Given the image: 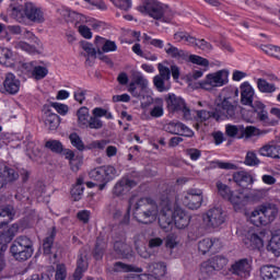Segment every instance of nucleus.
<instances>
[{"instance_id":"nucleus-28","label":"nucleus","mask_w":280,"mask_h":280,"mask_svg":"<svg viewBox=\"0 0 280 280\" xmlns=\"http://www.w3.org/2000/svg\"><path fill=\"white\" fill-rule=\"evenodd\" d=\"M267 250L272 253L276 257L280 256V230L272 233L271 238L267 245Z\"/></svg>"},{"instance_id":"nucleus-18","label":"nucleus","mask_w":280,"mask_h":280,"mask_svg":"<svg viewBox=\"0 0 280 280\" xmlns=\"http://www.w3.org/2000/svg\"><path fill=\"white\" fill-rule=\"evenodd\" d=\"M222 248L220 238H203L198 243V250L201 255L207 253H218Z\"/></svg>"},{"instance_id":"nucleus-23","label":"nucleus","mask_w":280,"mask_h":280,"mask_svg":"<svg viewBox=\"0 0 280 280\" xmlns=\"http://www.w3.org/2000/svg\"><path fill=\"white\" fill-rule=\"evenodd\" d=\"M166 104L168 110L172 113H178L185 108L187 104H185V100L183 97L177 96L176 94H168L166 98Z\"/></svg>"},{"instance_id":"nucleus-27","label":"nucleus","mask_w":280,"mask_h":280,"mask_svg":"<svg viewBox=\"0 0 280 280\" xmlns=\"http://www.w3.org/2000/svg\"><path fill=\"white\" fill-rule=\"evenodd\" d=\"M95 45L97 49H100L101 47L104 54H108L110 51H117V44L115 42L106 39L101 36L95 37Z\"/></svg>"},{"instance_id":"nucleus-38","label":"nucleus","mask_w":280,"mask_h":280,"mask_svg":"<svg viewBox=\"0 0 280 280\" xmlns=\"http://www.w3.org/2000/svg\"><path fill=\"white\" fill-rule=\"evenodd\" d=\"M261 160L257 158V153L255 151H248L245 155L244 165H247V167H257L260 165Z\"/></svg>"},{"instance_id":"nucleus-26","label":"nucleus","mask_w":280,"mask_h":280,"mask_svg":"<svg viewBox=\"0 0 280 280\" xmlns=\"http://www.w3.org/2000/svg\"><path fill=\"white\" fill-rule=\"evenodd\" d=\"M14 180H19V172L8 166L1 167L0 183H3L4 186L7 183H14Z\"/></svg>"},{"instance_id":"nucleus-56","label":"nucleus","mask_w":280,"mask_h":280,"mask_svg":"<svg viewBox=\"0 0 280 280\" xmlns=\"http://www.w3.org/2000/svg\"><path fill=\"white\" fill-rule=\"evenodd\" d=\"M133 82L136 84H138V86H141L142 90L148 89V79H145V77H143V74H141V72H136L133 74Z\"/></svg>"},{"instance_id":"nucleus-3","label":"nucleus","mask_w":280,"mask_h":280,"mask_svg":"<svg viewBox=\"0 0 280 280\" xmlns=\"http://www.w3.org/2000/svg\"><path fill=\"white\" fill-rule=\"evenodd\" d=\"M253 97H255V90L250 86V83L244 82L241 84V102L244 106H252L254 113L257 115V119L262 122L264 126H277L279 120L270 118L266 110L264 103L256 101L253 104Z\"/></svg>"},{"instance_id":"nucleus-62","label":"nucleus","mask_w":280,"mask_h":280,"mask_svg":"<svg viewBox=\"0 0 280 280\" xmlns=\"http://www.w3.org/2000/svg\"><path fill=\"white\" fill-rule=\"evenodd\" d=\"M84 1L90 5H93V8H96V10H101L102 12L108 10V5H106V2H104V0H84Z\"/></svg>"},{"instance_id":"nucleus-19","label":"nucleus","mask_w":280,"mask_h":280,"mask_svg":"<svg viewBox=\"0 0 280 280\" xmlns=\"http://www.w3.org/2000/svg\"><path fill=\"white\" fill-rule=\"evenodd\" d=\"M89 269V252H86V248H82L79 252L78 260H77V269L74 271V279L80 280L82 279V275L86 272Z\"/></svg>"},{"instance_id":"nucleus-14","label":"nucleus","mask_w":280,"mask_h":280,"mask_svg":"<svg viewBox=\"0 0 280 280\" xmlns=\"http://www.w3.org/2000/svg\"><path fill=\"white\" fill-rule=\"evenodd\" d=\"M89 176L96 183H110L117 176V170L113 166H98L90 171Z\"/></svg>"},{"instance_id":"nucleus-12","label":"nucleus","mask_w":280,"mask_h":280,"mask_svg":"<svg viewBox=\"0 0 280 280\" xmlns=\"http://www.w3.org/2000/svg\"><path fill=\"white\" fill-rule=\"evenodd\" d=\"M253 270V260L248 258H241L231 264L229 272L238 277V279H248Z\"/></svg>"},{"instance_id":"nucleus-1","label":"nucleus","mask_w":280,"mask_h":280,"mask_svg":"<svg viewBox=\"0 0 280 280\" xmlns=\"http://www.w3.org/2000/svg\"><path fill=\"white\" fill-rule=\"evenodd\" d=\"M173 222L176 229H187L191 222V215L186 212L185 209L178 206L172 208V203L170 201H163L159 215V224L161 229L167 231V229L172 226Z\"/></svg>"},{"instance_id":"nucleus-25","label":"nucleus","mask_w":280,"mask_h":280,"mask_svg":"<svg viewBox=\"0 0 280 280\" xmlns=\"http://www.w3.org/2000/svg\"><path fill=\"white\" fill-rule=\"evenodd\" d=\"M44 124L48 130H58V126H60V116L51 112V109H46L44 112Z\"/></svg>"},{"instance_id":"nucleus-55","label":"nucleus","mask_w":280,"mask_h":280,"mask_svg":"<svg viewBox=\"0 0 280 280\" xmlns=\"http://www.w3.org/2000/svg\"><path fill=\"white\" fill-rule=\"evenodd\" d=\"M115 8L118 10H122L124 12H128L132 8V0H114L113 1Z\"/></svg>"},{"instance_id":"nucleus-50","label":"nucleus","mask_w":280,"mask_h":280,"mask_svg":"<svg viewBox=\"0 0 280 280\" xmlns=\"http://www.w3.org/2000/svg\"><path fill=\"white\" fill-rule=\"evenodd\" d=\"M110 141L108 140H94L90 142L86 147L88 150H105Z\"/></svg>"},{"instance_id":"nucleus-11","label":"nucleus","mask_w":280,"mask_h":280,"mask_svg":"<svg viewBox=\"0 0 280 280\" xmlns=\"http://www.w3.org/2000/svg\"><path fill=\"white\" fill-rule=\"evenodd\" d=\"M206 229H220L226 222L222 208H210L202 217Z\"/></svg>"},{"instance_id":"nucleus-6","label":"nucleus","mask_w":280,"mask_h":280,"mask_svg":"<svg viewBox=\"0 0 280 280\" xmlns=\"http://www.w3.org/2000/svg\"><path fill=\"white\" fill-rule=\"evenodd\" d=\"M219 97L220 103H217L214 113L205 109L197 112V117L201 121H207L210 117H213L217 121L222 119H235V105L231 103V95H226V92H222Z\"/></svg>"},{"instance_id":"nucleus-5","label":"nucleus","mask_w":280,"mask_h":280,"mask_svg":"<svg viewBox=\"0 0 280 280\" xmlns=\"http://www.w3.org/2000/svg\"><path fill=\"white\" fill-rule=\"evenodd\" d=\"M130 209H133V217L141 224H152L159 218V206L150 198H141L133 206L130 199L128 211Z\"/></svg>"},{"instance_id":"nucleus-29","label":"nucleus","mask_w":280,"mask_h":280,"mask_svg":"<svg viewBox=\"0 0 280 280\" xmlns=\"http://www.w3.org/2000/svg\"><path fill=\"white\" fill-rule=\"evenodd\" d=\"M233 180L240 187L244 186V184L245 185H253V183H255V179L253 178V175H250L246 171L235 172L233 174Z\"/></svg>"},{"instance_id":"nucleus-20","label":"nucleus","mask_w":280,"mask_h":280,"mask_svg":"<svg viewBox=\"0 0 280 280\" xmlns=\"http://www.w3.org/2000/svg\"><path fill=\"white\" fill-rule=\"evenodd\" d=\"M132 187H137V182L124 177L115 184L113 195L117 197L126 196V194H128Z\"/></svg>"},{"instance_id":"nucleus-60","label":"nucleus","mask_w":280,"mask_h":280,"mask_svg":"<svg viewBox=\"0 0 280 280\" xmlns=\"http://www.w3.org/2000/svg\"><path fill=\"white\" fill-rule=\"evenodd\" d=\"M196 44L192 47H198V49H201L202 51H211L213 49V46L209 44V42L205 39H198L196 38Z\"/></svg>"},{"instance_id":"nucleus-32","label":"nucleus","mask_w":280,"mask_h":280,"mask_svg":"<svg viewBox=\"0 0 280 280\" xmlns=\"http://www.w3.org/2000/svg\"><path fill=\"white\" fill-rule=\"evenodd\" d=\"M84 195V179L79 177L77 179L75 185L71 189V196L75 202L78 200H82V196Z\"/></svg>"},{"instance_id":"nucleus-24","label":"nucleus","mask_w":280,"mask_h":280,"mask_svg":"<svg viewBox=\"0 0 280 280\" xmlns=\"http://www.w3.org/2000/svg\"><path fill=\"white\" fill-rule=\"evenodd\" d=\"M262 280H280V268L272 265H265L260 268Z\"/></svg>"},{"instance_id":"nucleus-52","label":"nucleus","mask_w":280,"mask_h":280,"mask_svg":"<svg viewBox=\"0 0 280 280\" xmlns=\"http://www.w3.org/2000/svg\"><path fill=\"white\" fill-rule=\"evenodd\" d=\"M262 51L267 54V56H272L273 58H280V47L279 46H272V45H265L262 46Z\"/></svg>"},{"instance_id":"nucleus-51","label":"nucleus","mask_w":280,"mask_h":280,"mask_svg":"<svg viewBox=\"0 0 280 280\" xmlns=\"http://www.w3.org/2000/svg\"><path fill=\"white\" fill-rule=\"evenodd\" d=\"M226 264H229V260L226 259V257L214 256L212 258V268L214 270H222V268H224V266H226Z\"/></svg>"},{"instance_id":"nucleus-39","label":"nucleus","mask_w":280,"mask_h":280,"mask_svg":"<svg viewBox=\"0 0 280 280\" xmlns=\"http://www.w3.org/2000/svg\"><path fill=\"white\" fill-rule=\"evenodd\" d=\"M257 86L260 93H275L277 91V86L266 81V79H257Z\"/></svg>"},{"instance_id":"nucleus-41","label":"nucleus","mask_w":280,"mask_h":280,"mask_svg":"<svg viewBox=\"0 0 280 280\" xmlns=\"http://www.w3.org/2000/svg\"><path fill=\"white\" fill-rule=\"evenodd\" d=\"M151 117H154L155 119H159V117H163L164 115V108H163V100L158 98L153 103V107L150 110Z\"/></svg>"},{"instance_id":"nucleus-35","label":"nucleus","mask_w":280,"mask_h":280,"mask_svg":"<svg viewBox=\"0 0 280 280\" xmlns=\"http://www.w3.org/2000/svg\"><path fill=\"white\" fill-rule=\"evenodd\" d=\"M164 49H165L167 56H171V58H175L176 60H180V59L185 58V56H186L185 50L175 47L171 43L166 44Z\"/></svg>"},{"instance_id":"nucleus-53","label":"nucleus","mask_w":280,"mask_h":280,"mask_svg":"<svg viewBox=\"0 0 280 280\" xmlns=\"http://www.w3.org/2000/svg\"><path fill=\"white\" fill-rule=\"evenodd\" d=\"M92 118L100 119V117H105L106 119H113V114H110L108 110L102 108V107H96L92 110Z\"/></svg>"},{"instance_id":"nucleus-34","label":"nucleus","mask_w":280,"mask_h":280,"mask_svg":"<svg viewBox=\"0 0 280 280\" xmlns=\"http://www.w3.org/2000/svg\"><path fill=\"white\" fill-rule=\"evenodd\" d=\"M114 272H143V269L118 261L114 264Z\"/></svg>"},{"instance_id":"nucleus-13","label":"nucleus","mask_w":280,"mask_h":280,"mask_svg":"<svg viewBox=\"0 0 280 280\" xmlns=\"http://www.w3.org/2000/svg\"><path fill=\"white\" fill-rule=\"evenodd\" d=\"M202 189L199 188H190L187 190L186 195L183 198V203L187 209L191 211H196L202 207V202L205 197L202 195Z\"/></svg>"},{"instance_id":"nucleus-64","label":"nucleus","mask_w":280,"mask_h":280,"mask_svg":"<svg viewBox=\"0 0 280 280\" xmlns=\"http://www.w3.org/2000/svg\"><path fill=\"white\" fill-rule=\"evenodd\" d=\"M55 278H56V280L67 279V268L65 267V265L57 266V271H56Z\"/></svg>"},{"instance_id":"nucleus-21","label":"nucleus","mask_w":280,"mask_h":280,"mask_svg":"<svg viewBox=\"0 0 280 280\" xmlns=\"http://www.w3.org/2000/svg\"><path fill=\"white\" fill-rule=\"evenodd\" d=\"M4 91L10 95H16L21 89V81L12 72H8L3 81Z\"/></svg>"},{"instance_id":"nucleus-46","label":"nucleus","mask_w":280,"mask_h":280,"mask_svg":"<svg viewBox=\"0 0 280 280\" xmlns=\"http://www.w3.org/2000/svg\"><path fill=\"white\" fill-rule=\"evenodd\" d=\"M58 12L68 23L75 21V18L78 16L75 11H71V9L67 7H61L58 9Z\"/></svg>"},{"instance_id":"nucleus-9","label":"nucleus","mask_w":280,"mask_h":280,"mask_svg":"<svg viewBox=\"0 0 280 280\" xmlns=\"http://www.w3.org/2000/svg\"><path fill=\"white\" fill-rule=\"evenodd\" d=\"M225 84H229V72L226 70L209 73L203 81L199 82V86L203 91H213V89L224 86Z\"/></svg>"},{"instance_id":"nucleus-7","label":"nucleus","mask_w":280,"mask_h":280,"mask_svg":"<svg viewBox=\"0 0 280 280\" xmlns=\"http://www.w3.org/2000/svg\"><path fill=\"white\" fill-rule=\"evenodd\" d=\"M279 209L275 203H266L249 213V222L254 226H268L272 224L273 220H277Z\"/></svg>"},{"instance_id":"nucleus-33","label":"nucleus","mask_w":280,"mask_h":280,"mask_svg":"<svg viewBox=\"0 0 280 280\" xmlns=\"http://www.w3.org/2000/svg\"><path fill=\"white\" fill-rule=\"evenodd\" d=\"M106 241H104L103 238H97L96 240V245L93 252V257L94 259H96V261H101V259H104V253H106Z\"/></svg>"},{"instance_id":"nucleus-4","label":"nucleus","mask_w":280,"mask_h":280,"mask_svg":"<svg viewBox=\"0 0 280 280\" xmlns=\"http://www.w3.org/2000/svg\"><path fill=\"white\" fill-rule=\"evenodd\" d=\"M11 16L18 23L27 25V23H45V12L33 2H26L24 5L19 3L10 4Z\"/></svg>"},{"instance_id":"nucleus-63","label":"nucleus","mask_w":280,"mask_h":280,"mask_svg":"<svg viewBox=\"0 0 280 280\" xmlns=\"http://www.w3.org/2000/svg\"><path fill=\"white\" fill-rule=\"evenodd\" d=\"M51 108H55L59 115H67L69 113V106L60 103H51Z\"/></svg>"},{"instance_id":"nucleus-37","label":"nucleus","mask_w":280,"mask_h":280,"mask_svg":"<svg viewBox=\"0 0 280 280\" xmlns=\"http://www.w3.org/2000/svg\"><path fill=\"white\" fill-rule=\"evenodd\" d=\"M14 58V54L9 48L0 47V65H4V67H10L12 65V60Z\"/></svg>"},{"instance_id":"nucleus-22","label":"nucleus","mask_w":280,"mask_h":280,"mask_svg":"<svg viewBox=\"0 0 280 280\" xmlns=\"http://www.w3.org/2000/svg\"><path fill=\"white\" fill-rule=\"evenodd\" d=\"M229 202L233 206L235 211H240V209H244L250 201V196L244 192H232V196L229 197Z\"/></svg>"},{"instance_id":"nucleus-47","label":"nucleus","mask_w":280,"mask_h":280,"mask_svg":"<svg viewBox=\"0 0 280 280\" xmlns=\"http://www.w3.org/2000/svg\"><path fill=\"white\" fill-rule=\"evenodd\" d=\"M218 194L224 198V200H229L231 198L233 190L226 184L222 182H217Z\"/></svg>"},{"instance_id":"nucleus-48","label":"nucleus","mask_w":280,"mask_h":280,"mask_svg":"<svg viewBox=\"0 0 280 280\" xmlns=\"http://www.w3.org/2000/svg\"><path fill=\"white\" fill-rule=\"evenodd\" d=\"M45 148H48L51 152H55L56 154H60L65 148L62 147V142L59 140H48L45 143Z\"/></svg>"},{"instance_id":"nucleus-2","label":"nucleus","mask_w":280,"mask_h":280,"mask_svg":"<svg viewBox=\"0 0 280 280\" xmlns=\"http://www.w3.org/2000/svg\"><path fill=\"white\" fill-rule=\"evenodd\" d=\"M137 10L141 14H144V16H150L155 21H162V23H174V19L178 14L170 5L158 0H144Z\"/></svg>"},{"instance_id":"nucleus-45","label":"nucleus","mask_w":280,"mask_h":280,"mask_svg":"<svg viewBox=\"0 0 280 280\" xmlns=\"http://www.w3.org/2000/svg\"><path fill=\"white\" fill-rule=\"evenodd\" d=\"M13 214H14V208L10 206L3 209H0V229H3V226L8 224V221L5 220V218H12Z\"/></svg>"},{"instance_id":"nucleus-49","label":"nucleus","mask_w":280,"mask_h":280,"mask_svg":"<svg viewBox=\"0 0 280 280\" xmlns=\"http://www.w3.org/2000/svg\"><path fill=\"white\" fill-rule=\"evenodd\" d=\"M165 82H168L167 79H163L159 75H155L153 78V84L160 93H163L165 91H170V85H165Z\"/></svg>"},{"instance_id":"nucleus-8","label":"nucleus","mask_w":280,"mask_h":280,"mask_svg":"<svg viewBox=\"0 0 280 280\" xmlns=\"http://www.w3.org/2000/svg\"><path fill=\"white\" fill-rule=\"evenodd\" d=\"M10 253L16 261H27L34 255V243L27 236H19L11 245Z\"/></svg>"},{"instance_id":"nucleus-59","label":"nucleus","mask_w":280,"mask_h":280,"mask_svg":"<svg viewBox=\"0 0 280 280\" xmlns=\"http://www.w3.org/2000/svg\"><path fill=\"white\" fill-rule=\"evenodd\" d=\"M15 48L21 49L22 51H27V54H36V46H32L25 42H18Z\"/></svg>"},{"instance_id":"nucleus-44","label":"nucleus","mask_w":280,"mask_h":280,"mask_svg":"<svg viewBox=\"0 0 280 280\" xmlns=\"http://www.w3.org/2000/svg\"><path fill=\"white\" fill-rule=\"evenodd\" d=\"M114 250L117 253V255H120V257H126L130 255L132 249L130 248V245L124 242H116L114 244Z\"/></svg>"},{"instance_id":"nucleus-40","label":"nucleus","mask_w":280,"mask_h":280,"mask_svg":"<svg viewBox=\"0 0 280 280\" xmlns=\"http://www.w3.org/2000/svg\"><path fill=\"white\" fill-rule=\"evenodd\" d=\"M63 154L68 161H70V167L72 172H78L80 170V161L75 159V153L72 150L66 149Z\"/></svg>"},{"instance_id":"nucleus-42","label":"nucleus","mask_w":280,"mask_h":280,"mask_svg":"<svg viewBox=\"0 0 280 280\" xmlns=\"http://www.w3.org/2000/svg\"><path fill=\"white\" fill-rule=\"evenodd\" d=\"M69 140L71 142V145L79 150V152H84L86 150V147L84 145V142L82 141V138L77 132L70 133Z\"/></svg>"},{"instance_id":"nucleus-43","label":"nucleus","mask_w":280,"mask_h":280,"mask_svg":"<svg viewBox=\"0 0 280 280\" xmlns=\"http://www.w3.org/2000/svg\"><path fill=\"white\" fill-rule=\"evenodd\" d=\"M56 237V228H52L50 234L44 240V254L51 255V247L54 246V240Z\"/></svg>"},{"instance_id":"nucleus-36","label":"nucleus","mask_w":280,"mask_h":280,"mask_svg":"<svg viewBox=\"0 0 280 280\" xmlns=\"http://www.w3.org/2000/svg\"><path fill=\"white\" fill-rule=\"evenodd\" d=\"M242 125H226L225 135L231 139H242Z\"/></svg>"},{"instance_id":"nucleus-31","label":"nucleus","mask_w":280,"mask_h":280,"mask_svg":"<svg viewBox=\"0 0 280 280\" xmlns=\"http://www.w3.org/2000/svg\"><path fill=\"white\" fill-rule=\"evenodd\" d=\"M174 40H177V43H185V45H189L190 47H194L196 45V37L189 35V33L185 31H178L174 34Z\"/></svg>"},{"instance_id":"nucleus-15","label":"nucleus","mask_w":280,"mask_h":280,"mask_svg":"<svg viewBox=\"0 0 280 280\" xmlns=\"http://www.w3.org/2000/svg\"><path fill=\"white\" fill-rule=\"evenodd\" d=\"M265 237V231L249 232L244 240V244L245 246H247V248H250L252 250H261V248H264Z\"/></svg>"},{"instance_id":"nucleus-10","label":"nucleus","mask_w":280,"mask_h":280,"mask_svg":"<svg viewBox=\"0 0 280 280\" xmlns=\"http://www.w3.org/2000/svg\"><path fill=\"white\" fill-rule=\"evenodd\" d=\"M78 117V126L83 130L86 128H91V130H100L104 127V122L100 118H93L91 113L89 112V107L83 106L77 112Z\"/></svg>"},{"instance_id":"nucleus-17","label":"nucleus","mask_w":280,"mask_h":280,"mask_svg":"<svg viewBox=\"0 0 280 280\" xmlns=\"http://www.w3.org/2000/svg\"><path fill=\"white\" fill-rule=\"evenodd\" d=\"M22 69L31 73L34 80H45L49 73L47 67L39 66L36 61L23 63Z\"/></svg>"},{"instance_id":"nucleus-30","label":"nucleus","mask_w":280,"mask_h":280,"mask_svg":"<svg viewBox=\"0 0 280 280\" xmlns=\"http://www.w3.org/2000/svg\"><path fill=\"white\" fill-rule=\"evenodd\" d=\"M149 272H152V275H149V277H154V279H159V277H165V273L167 272V266H165L164 262H152L148 266Z\"/></svg>"},{"instance_id":"nucleus-16","label":"nucleus","mask_w":280,"mask_h":280,"mask_svg":"<svg viewBox=\"0 0 280 280\" xmlns=\"http://www.w3.org/2000/svg\"><path fill=\"white\" fill-rule=\"evenodd\" d=\"M165 132L170 135H179L180 137H194V130L189 129L185 124L180 121H171L164 125Z\"/></svg>"},{"instance_id":"nucleus-61","label":"nucleus","mask_w":280,"mask_h":280,"mask_svg":"<svg viewBox=\"0 0 280 280\" xmlns=\"http://www.w3.org/2000/svg\"><path fill=\"white\" fill-rule=\"evenodd\" d=\"M242 139H250V137H255L257 135V128L253 126L244 127L242 126Z\"/></svg>"},{"instance_id":"nucleus-54","label":"nucleus","mask_w":280,"mask_h":280,"mask_svg":"<svg viewBox=\"0 0 280 280\" xmlns=\"http://www.w3.org/2000/svg\"><path fill=\"white\" fill-rule=\"evenodd\" d=\"M258 154H260V156H268L269 159H273L275 144H265L258 150Z\"/></svg>"},{"instance_id":"nucleus-58","label":"nucleus","mask_w":280,"mask_h":280,"mask_svg":"<svg viewBox=\"0 0 280 280\" xmlns=\"http://www.w3.org/2000/svg\"><path fill=\"white\" fill-rule=\"evenodd\" d=\"M189 61L192 62V65H199V67H209V59L198 55H190Z\"/></svg>"},{"instance_id":"nucleus-57","label":"nucleus","mask_w":280,"mask_h":280,"mask_svg":"<svg viewBox=\"0 0 280 280\" xmlns=\"http://www.w3.org/2000/svg\"><path fill=\"white\" fill-rule=\"evenodd\" d=\"M158 70H159V73H160V74H158L159 78H162L163 80L170 81V78H172V71L170 70V68H167L163 63H159L158 65Z\"/></svg>"}]
</instances>
